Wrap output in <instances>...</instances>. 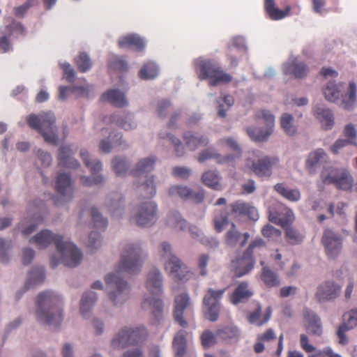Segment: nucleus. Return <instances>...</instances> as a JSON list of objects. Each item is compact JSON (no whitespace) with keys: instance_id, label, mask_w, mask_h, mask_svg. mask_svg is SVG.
<instances>
[{"instance_id":"1","label":"nucleus","mask_w":357,"mask_h":357,"mask_svg":"<svg viewBox=\"0 0 357 357\" xmlns=\"http://www.w3.org/2000/svg\"><path fill=\"white\" fill-rule=\"evenodd\" d=\"M142 262L140 247L137 244L127 245L122 252L118 270L107 275L105 278L109 289V298L114 305L123 304L130 296V286L121 278V273H136L140 271Z\"/></svg>"},{"instance_id":"2","label":"nucleus","mask_w":357,"mask_h":357,"mask_svg":"<svg viewBox=\"0 0 357 357\" xmlns=\"http://www.w3.org/2000/svg\"><path fill=\"white\" fill-rule=\"evenodd\" d=\"M29 241L36 244L40 249L45 248L54 243L61 255L62 263L68 267L73 268L78 266L83 258L82 253L74 243L64 241L62 236L53 234L47 229L41 231Z\"/></svg>"},{"instance_id":"3","label":"nucleus","mask_w":357,"mask_h":357,"mask_svg":"<svg viewBox=\"0 0 357 357\" xmlns=\"http://www.w3.org/2000/svg\"><path fill=\"white\" fill-rule=\"evenodd\" d=\"M36 319L41 324L59 326L63 320L61 299L53 292L46 291L40 293L37 298Z\"/></svg>"},{"instance_id":"4","label":"nucleus","mask_w":357,"mask_h":357,"mask_svg":"<svg viewBox=\"0 0 357 357\" xmlns=\"http://www.w3.org/2000/svg\"><path fill=\"white\" fill-rule=\"evenodd\" d=\"M146 287L149 296H146L142 303L144 309H151L157 320L162 316L163 303L160 299L162 294V276L157 268L149 271L146 281Z\"/></svg>"},{"instance_id":"5","label":"nucleus","mask_w":357,"mask_h":357,"mask_svg":"<svg viewBox=\"0 0 357 357\" xmlns=\"http://www.w3.org/2000/svg\"><path fill=\"white\" fill-rule=\"evenodd\" d=\"M229 207L231 210L230 213L226 209L214 211L213 225L215 231L218 233L222 232L224 228L229 225V215L234 218L246 216L254 221L259 218L257 208L248 203L238 200L230 204Z\"/></svg>"},{"instance_id":"6","label":"nucleus","mask_w":357,"mask_h":357,"mask_svg":"<svg viewBox=\"0 0 357 357\" xmlns=\"http://www.w3.org/2000/svg\"><path fill=\"white\" fill-rule=\"evenodd\" d=\"M156 157L151 156L140 160L136 165L131 174L135 178L140 181L137 186V192L143 199H150L156 193V188L153 180V176H149L156 162Z\"/></svg>"},{"instance_id":"7","label":"nucleus","mask_w":357,"mask_h":357,"mask_svg":"<svg viewBox=\"0 0 357 357\" xmlns=\"http://www.w3.org/2000/svg\"><path fill=\"white\" fill-rule=\"evenodd\" d=\"M195 65L199 79H208L211 86L227 84L232 80V76L225 73L218 63L213 59H199Z\"/></svg>"},{"instance_id":"8","label":"nucleus","mask_w":357,"mask_h":357,"mask_svg":"<svg viewBox=\"0 0 357 357\" xmlns=\"http://www.w3.org/2000/svg\"><path fill=\"white\" fill-rule=\"evenodd\" d=\"M56 118L50 112H42L38 115L31 114L26 118L27 124L30 128L40 132L44 140L52 145H57L58 137L54 128Z\"/></svg>"},{"instance_id":"9","label":"nucleus","mask_w":357,"mask_h":357,"mask_svg":"<svg viewBox=\"0 0 357 357\" xmlns=\"http://www.w3.org/2000/svg\"><path fill=\"white\" fill-rule=\"evenodd\" d=\"M159 253L162 258L167 259L165 268L175 281H186L191 278L192 273L178 257L172 254V247L169 243L163 242L160 245Z\"/></svg>"},{"instance_id":"10","label":"nucleus","mask_w":357,"mask_h":357,"mask_svg":"<svg viewBox=\"0 0 357 357\" xmlns=\"http://www.w3.org/2000/svg\"><path fill=\"white\" fill-rule=\"evenodd\" d=\"M265 243L261 238L253 240L243 252V255L231 261V270L236 278L242 277L248 273L255 265L253 254L264 248Z\"/></svg>"},{"instance_id":"11","label":"nucleus","mask_w":357,"mask_h":357,"mask_svg":"<svg viewBox=\"0 0 357 357\" xmlns=\"http://www.w3.org/2000/svg\"><path fill=\"white\" fill-rule=\"evenodd\" d=\"M147 335V331L143 326L124 327L112 339V345L114 348L120 349L137 344L143 342Z\"/></svg>"},{"instance_id":"12","label":"nucleus","mask_w":357,"mask_h":357,"mask_svg":"<svg viewBox=\"0 0 357 357\" xmlns=\"http://www.w3.org/2000/svg\"><path fill=\"white\" fill-rule=\"evenodd\" d=\"M227 288L214 290L208 289L203 298V313L204 317L210 321H216L219 318L221 309L220 300Z\"/></svg>"},{"instance_id":"13","label":"nucleus","mask_w":357,"mask_h":357,"mask_svg":"<svg viewBox=\"0 0 357 357\" xmlns=\"http://www.w3.org/2000/svg\"><path fill=\"white\" fill-rule=\"evenodd\" d=\"M255 119L257 120H263L266 125V129L263 130L248 128L247 132L250 137L255 142L266 141L273 131L275 117L269 111L260 109L256 112Z\"/></svg>"},{"instance_id":"14","label":"nucleus","mask_w":357,"mask_h":357,"mask_svg":"<svg viewBox=\"0 0 357 357\" xmlns=\"http://www.w3.org/2000/svg\"><path fill=\"white\" fill-rule=\"evenodd\" d=\"M321 176L324 184H334L342 190H349L352 186L353 178L345 170L329 168L324 170Z\"/></svg>"},{"instance_id":"15","label":"nucleus","mask_w":357,"mask_h":357,"mask_svg":"<svg viewBox=\"0 0 357 357\" xmlns=\"http://www.w3.org/2000/svg\"><path fill=\"white\" fill-rule=\"evenodd\" d=\"M158 208L155 203L151 200L144 201L137 206L135 217L136 224L141 227H150L157 220Z\"/></svg>"},{"instance_id":"16","label":"nucleus","mask_w":357,"mask_h":357,"mask_svg":"<svg viewBox=\"0 0 357 357\" xmlns=\"http://www.w3.org/2000/svg\"><path fill=\"white\" fill-rule=\"evenodd\" d=\"M80 156L84 161L85 165L90 169L91 176H82L80 178L81 183L85 186H91L101 183L103 181V177L101 175H96L102 169V164L98 160H91L89 153L86 150L82 149Z\"/></svg>"},{"instance_id":"17","label":"nucleus","mask_w":357,"mask_h":357,"mask_svg":"<svg viewBox=\"0 0 357 357\" xmlns=\"http://www.w3.org/2000/svg\"><path fill=\"white\" fill-rule=\"evenodd\" d=\"M343 317L344 321L339 325L336 331V335L338 339V344L344 346L349 342L347 333L357 326V309L352 310L346 313Z\"/></svg>"},{"instance_id":"18","label":"nucleus","mask_w":357,"mask_h":357,"mask_svg":"<svg viewBox=\"0 0 357 357\" xmlns=\"http://www.w3.org/2000/svg\"><path fill=\"white\" fill-rule=\"evenodd\" d=\"M168 195L171 197H178L183 200L190 199L195 203H200L204 199L203 190L193 191L191 188L183 185H174L169 187Z\"/></svg>"},{"instance_id":"19","label":"nucleus","mask_w":357,"mask_h":357,"mask_svg":"<svg viewBox=\"0 0 357 357\" xmlns=\"http://www.w3.org/2000/svg\"><path fill=\"white\" fill-rule=\"evenodd\" d=\"M321 241L329 258L334 259L340 254L342 248V239L331 230L327 229L324 231Z\"/></svg>"},{"instance_id":"20","label":"nucleus","mask_w":357,"mask_h":357,"mask_svg":"<svg viewBox=\"0 0 357 357\" xmlns=\"http://www.w3.org/2000/svg\"><path fill=\"white\" fill-rule=\"evenodd\" d=\"M269 220L286 227L294 220V213L291 210L278 204L277 208L269 209Z\"/></svg>"},{"instance_id":"21","label":"nucleus","mask_w":357,"mask_h":357,"mask_svg":"<svg viewBox=\"0 0 357 357\" xmlns=\"http://www.w3.org/2000/svg\"><path fill=\"white\" fill-rule=\"evenodd\" d=\"M310 69L306 63L296 57L290 59L283 65V72L286 75H292L297 79H303L309 73Z\"/></svg>"},{"instance_id":"22","label":"nucleus","mask_w":357,"mask_h":357,"mask_svg":"<svg viewBox=\"0 0 357 357\" xmlns=\"http://www.w3.org/2000/svg\"><path fill=\"white\" fill-rule=\"evenodd\" d=\"M278 161L276 157L265 156L254 162L251 169L259 177H269L272 174V168L278 163Z\"/></svg>"},{"instance_id":"23","label":"nucleus","mask_w":357,"mask_h":357,"mask_svg":"<svg viewBox=\"0 0 357 357\" xmlns=\"http://www.w3.org/2000/svg\"><path fill=\"white\" fill-rule=\"evenodd\" d=\"M55 188L62 202H68L73 198V188L69 174H59L57 176Z\"/></svg>"},{"instance_id":"24","label":"nucleus","mask_w":357,"mask_h":357,"mask_svg":"<svg viewBox=\"0 0 357 357\" xmlns=\"http://www.w3.org/2000/svg\"><path fill=\"white\" fill-rule=\"evenodd\" d=\"M175 307L174 317L179 325L182 327L188 326L187 321L183 319V312L190 304V297L188 294L182 293L175 297Z\"/></svg>"},{"instance_id":"25","label":"nucleus","mask_w":357,"mask_h":357,"mask_svg":"<svg viewBox=\"0 0 357 357\" xmlns=\"http://www.w3.org/2000/svg\"><path fill=\"white\" fill-rule=\"evenodd\" d=\"M303 316L306 331L312 335L320 337L323 333L321 319L316 314L308 310L304 312Z\"/></svg>"},{"instance_id":"26","label":"nucleus","mask_w":357,"mask_h":357,"mask_svg":"<svg viewBox=\"0 0 357 357\" xmlns=\"http://www.w3.org/2000/svg\"><path fill=\"white\" fill-rule=\"evenodd\" d=\"M341 287L333 281H326L319 286L316 297L319 301L335 299L340 293Z\"/></svg>"},{"instance_id":"27","label":"nucleus","mask_w":357,"mask_h":357,"mask_svg":"<svg viewBox=\"0 0 357 357\" xmlns=\"http://www.w3.org/2000/svg\"><path fill=\"white\" fill-rule=\"evenodd\" d=\"M250 234L248 232L243 234L237 229L234 223H231V228L225 234V243L231 248L236 247L239 243L240 247H243L248 242Z\"/></svg>"},{"instance_id":"28","label":"nucleus","mask_w":357,"mask_h":357,"mask_svg":"<svg viewBox=\"0 0 357 357\" xmlns=\"http://www.w3.org/2000/svg\"><path fill=\"white\" fill-rule=\"evenodd\" d=\"M74 152L70 146H62L59 149L58 165L62 167L75 169L79 166L77 160L72 158Z\"/></svg>"},{"instance_id":"29","label":"nucleus","mask_w":357,"mask_h":357,"mask_svg":"<svg viewBox=\"0 0 357 357\" xmlns=\"http://www.w3.org/2000/svg\"><path fill=\"white\" fill-rule=\"evenodd\" d=\"M253 293L247 282H242L238 284L233 293L229 296V301L233 305L248 300Z\"/></svg>"},{"instance_id":"30","label":"nucleus","mask_w":357,"mask_h":357,"mask_svg":"<svg viewBox=\"0 0 357 357\" xmlns=\"http://www.w3.org/2000/svg\"><path fill=\"white\" fill-rule=\"evenodd\" d=\"M213 159L218 164H223L228 162L234 159L230 155L222 156L219 154L213 148L209 147L199 154L197 160L199 162L202 163L206 160Z\"/></svg>"},{"instance_id":"31","label":"nucleus","mask_w":357,"mask_h":357,"mask_svg":"<svg viewBox=\"0 0 357 357\" xmlns=\"http://www.w3.org/2000/svg\"><path fill=\"white\" fill-rule=\"evenodd\" d=\"M101 101H108L116 107H123L128 105L123 93L117 89L109 90L104 93L100 98Z\"/></svg>"},{"instance_id":"32","label":"nucleus","mask_w":357,"mask_h":357,"mask_svg":"<svg viewBox=\"0 0 357 357\" xmlns=\"http://www.w3.org/2000/svg\"><path fill=\"white\" fill-rule=\"evenodd\" d=\"M183 139L190 151L206 146L208 144L207 137L199 134H193L190 132H187L183 135Z\"/></svg>"},{"instance_id":"33","label":"nucleus","mask_w":357,"mask_h":357,"mask_svg":"<svg viewBox=\"0 0 357 357\" xmlns=\"http://www.w3.org/2000/svg\"><path fill=\"white\" fill-rule=\"evenodd\" d=\"M277 335L275 331L269 328L264 332L259 334L257 337V342L254 344V351L257 354L261 353L265 349V344L276 340Z\"/></svg>"},{"instance_id":"34","label":"nucleus","mask_w":357,"mask_h":357,"mask_svg":"<svg viewBox=\"0 0 357 357\" xmlns=\"http://www.w3.org/2000/svg\"><path fill=\"white\" fill-rule=\"evenodd\" d=\"M118 44L121 48H132L137 51L143 50L145 46L142 38L135 34L121 37L119 40Z\"/></svg>"},{"instance_id":"35","label":"nucleus","mask_w":357,"mask_h":357,"mask_svg":"<svg viewBox=\"0 0 357 357\" xmlns=\"http://www.w3.org/2000/svg\"><path fill=\"white\" fill-rule=\"evenodd\" d=\"M264 7L268 17L273 20L284 18L290 11L289 7H287L284 10L276 8L275 0H264Z\"/></svg>"},{"instance_id":"36","label":"nucleus","mask_w":357,"mask_h":357,"mask_svg":"<svg viewBox=\"0 0 357 357\" xmlns=\"http://www.w3.org/2000/svg\"><path fill=\"white\" fill-rule=\"evenodd\" d=\"M314 115L319 121L321 126L325 130H331L334 125V116L332 112L328 109L317 107Z\"/></svg>"},{"instance_id":"37","label":"nucleus","mask_w":357,"mask_h":357,"mask_svg":"<svg viewBox=\"0 0 357 357\" xmlns=\"http://www.w3.org/2000/svg\"><path fill=\"white\" fill-rule=\"evenodd\" d=\"M220 179L221 178L216 171L208 170L202 176V181L205 185L218 191L222 190L220 183Z\"/></svg>"},{"instance_id":"38","label":"nucleus","mask_w":357,"mask_h":357,"mask_svg":"<svg viewBox=\"0 0 357 357\" xmlns=\"http://www.w3.org/2000/svg\"><path fill=\"white\" fill-rule=\"evenodd\" d=\"M172 346L175 350L176 357L184 356L187 347L186 332L185 331L181 330L176 334Z\"/></svg>"},{"instance_id":"39","label":"nucleus","mask_w":357,"mask_h":357,"mask_svg":"<svg viewBox=\"0 0 357 357\" xmlns=\"http://www.w3.org/2000/svg\"><path fill=\"white\" fill-rule=\"evenodd\" d=\"M271 316V307H268L266 312L262 314L261 307L258 306L252 312L250 313L248 316V321L251 324H254L257 326H262L270 319Z\"/></svg>"},{"instance_id":"40","label":"nucleus","mask_w":357,"mask_h":357,"mask_svg":"<svg viewBox=\"0 0 357 357\" xmlns=\"http://www.w3.org/2000/svg\"><path fill=\"white\" fill-rule=\"evenodd\" d=\"M274 188L280 195L289 201L297 202L301 199V193L298 190L286 188L283 183L276 184Z\"/></svg>"},{"instance_id":"41","label":"nucleus","mask_w":357,"mask_h":357,"mask_svg":"<svg viewBox=\"0 0 357 357\" xmlns=\"http://www.w3.org/2000/svg\"><path fill=\"white\" fill-rule=\"evenodd\" d=\"M96 300V294L93 291L86 292L82 296L80 301V312L84 317H86Z\"/></svg>"},{"instance_id":"42","label":"nucleus","mask_w":357,"mask_h":357,"mask_svg":"<svg viewBox=\"0 0 357 357\" xmlns=\"http://www.w3.org/2000/svg\"><path fill=\"white\" fill-rule=\"evenodd\" d=\"M261 279L268 287H277L280 284L278 275L266 266L263 267L261 270Z\"/></svg>"},{"instance_id":"43","label":"nucleus","mask_w":357,"mask_h":357,"mask_svg":"<svg viewBox=\"0 0 357 357\" xmlns=\"http://www.w3.org/2000/svg\"><path fill=\"white\" fill-rule=\"evenodd\" d=\"M109 138L112 139V142L107 140H102L100 142V150L103 153H109L112 149V146H120L122 144V135L120 133L111 132Z\"/></svg>"},{"instance_id":"44","label":"nucleus","mask_w":357,"mask_h":357,"mask_svg":"<svg viewBox=\"0 0 357 357\" xmlns=\"http://www.w3.org/2000/svg\"><path fill=\"white\" fill-rule=\"evenodd\" d=\"M158 68L153 62H147L144 64L139 72V76L142 79H151L157 77Z\"/></svg>"},{"instance_id":"45","label":"nucleus","mask_w":357,"mask_h":357,"mask_svg":"<svg viewBox=\"0 0 357 357\" xmlns=\"http://www.w3.org/2000/svg\"><path fill=\"white\" fill-rule=\"evenodd\" d=\"M167 225L172 228L184 230L187 226V222L183 219L178 212H172L167 217Z\"/></svg>"},{"instance_id":"46","label":"nucleus","mask_w":357,"mask_h":357,"mask_svg":"<svg viewBox=\"0 0 357 357\" xmlns=\"http://www.w3.org/2000/svg\"><path fill=\"white\" fill-rule=\"evenodd\" d=\"M217 335L224 340H235L238 338L239 333L236 326H227L216 331Z\"/></svg>"},{"instance_id":"47","label":"nucleus","mask_w":357,"mask_h":357,"mask_svg":"<svg viewBox=\"0 0 357 357\" xmlns=\"http://www.w3.org/2000/svg\"><path fill=\"white\" fill-rule=\"evenodd\" d=\"M110 119L112 122L115 123L125 130H132L137 126L130 114H126L123 118H117L116 115H113Z\"/></svg>"},{"instance_id":"48","label":"nucleus","mask_w":357,"mask_h":357,"mask_svg":"<svg viewBox=\"0 0 357 357\" xmlns=\"http://www.w3.org/2000/svg\"><path fill=\"white\" fill-rule=\"evenodd\" d=\"M280 125L288 135L291 136L296 132V127L294 125V117L289 114L285 113L281 116Z\"/></svg>"},{"instance_id":"49","label":"nucleus","mask_w":357,"mask_h":357,"mask_svg":"<svg viewBox=\"0 0 357 357\" xmlns=\"http://www.w3.org/2000/svg\"><path fill=\"white\" fill-rule=\"evenodd\" d=\"M44 279L45 271L43 267L34 268L29 273L28 280L26 283V288H29L31 284L42 282Z\"/></svg>"},{"instance_id":"50","label":"nucleus","mask_w":357,"mask_h":357,"mask_svg":"<svg viewBox=\"0 0 357 357\" xmlns=\"http://www.w3.org/2000/svg\"><path fill=\"white\" fill-rule=\"evenodd\" d=\"M356 99V86L354 82H349L348 93L342 100V105L344 109H349L354 105Z\"/></svg>"},{"instance_id":"51","label":"nucleus","mask_w":357,"mask_h":357,"mask_svg":"<svg viewBox=\"0 0 357 357\" xmlns=\"http://www.w3.org/2000/svg\"><path fill=\"white\" fill-rule=\"evenodd\" d=\"M160 139L165 140L174 146L176 156L181 157L184 155V148L179 139L176 138L169 134H167L165 136L162 133L160 134Z\"/></svg>"},{"instance_id":"52","label":"nucleus","mask_w":357,"mask_h":357,"mask_svg":"<svg viewBox=\"0 0 357 357\" xmlns=\"http://www.w3.org/2000/svg\"><path fill=\"white\" fill-rule=\"evenodd\" d=\"M77 69L81 73H85L92 66V62L89 55L85 52H81L75 59Z\"/></svg>"},{"instance_id":"53","label":"nucleus","mask_w":357,"mask_h":357,"mask_svg":"<svg viewBox=\"0 0 357 357\" xmlns=\"http://www.w3.org/2000/svg\"><path fill=\"white\" fill-rule=\"evenodd\" d=\"M324 94L327 100L335 102L339 98L340 91L335 84L329 82L324 89Z\"/></svg>"},{"instance_id":"54","label":"nucleus","mask_w":357,"mask_h":357,"mask_svg":"<svg viewBox=\"0 0 357 357\" xmlns=\"http://www.w3.org/2000/svg\"><path fill=\"white\" fill-rule=\"evenodd\" d=\"M70 89L72 92L77 93L82 96H87L89 95V90L84 86H73L69 88L67 86H61L59 87V98L65 99L67 97V91Z\"/></svg>"},{"instance_id":"55","label":"nucleus","mask_w":357,"mask_h":357,"mask_svg":"<svg viewBox=\"0 0 357 357\" xmlns=\"http://www.w3.org/2000/svg\"><path fill=\"white\" fill-rule=\"evenodd\" d=\"M112 169L117 176H123L128 169V162L125 158H115L112 160Z\"/></svg>"},{"instance_id":"56","label":"nucleus","mask_w":357,"mask_h":357,"mask_svg":"<svg viewBox=\"0 0 357 357\" xmlns=\"http://www.w3.org/2000/svg\"><path fill=\"white\" fill-rule=\"evenodd\" d=\"M122 203V197L120 195L116 193L113 195H109L107 199V206L108 207L109 211L115 213L117 211L121 208Z\"/></svg>"},{"instance_id":"57","label":"nucleus","mask_w":357,"mask_h":357,"mask_svg":"<svg viewBox=\"0 0 357 357\" xmlns=\"http://www.w3.org/2000/svg\"><path fill=\"white\" fill-rule=\"evenodd\" d=\"M91 214L95 227L101 229H105L107 227L108 224L107 220L102 216L96 208H91Z\"/></svg>"},{"instance_id":"58","label":"nucleus","mask_w":357,"mask_h":357,"mask_svg":"<svg viewBox=\"0 0 357 357\" xmlns=\"http://www.w3.org/2000/svg\"><path fill=\"white\" fill-rule=\"evenodd\" d=\"M12 247L11 241H6L0 238V261L3 264H6L9 261V256L8 251Z\"/></svg>"},{"instance_id":"59","label":"nucleus","mask_w":357,"mask_h":357,"mask_svg":"<svg viewBox=\"0 0 357 357\" xmlns=\"http://www.w3.org/2000/svg\"><path fill=\"white\" fill-rule=\"evenodd\" d=\"M286 237L291 244H298L303 239V236L292 227H286Z\"/></svg>"},{"instance_id":"60","label":"nucleus","mask_w":357,"mask_h":357,"mask_svg":"<svg viewBox=\"0 0 357 357\" xmlns=\"http://www.w3.org/2000/svg\"><path fill=\"white\" fill-rule=\"evenodd\" d=\"M326 156V153L322 149H318L309 155L307 160V165L313 167Z\"/></svg>"},{"instance_id":"61","label":"nucleus","mask_w":357,"mask_h":357,"mask_svg":"<svg viewBox=\"0 0 357 357\" xmlns=\"http://www.w3.org/2000/svg\"><path fill=\"white\" fill-rule=\"evenodd\" d=\"M191 174L192 170L186 167H174L172 169V175L183 180H187Z\"/></svg>"},{"instance_id":"62","label":"nucleus","mask_w":357,"mask_h":357,"mask_svg":"<svg viewBox=\"0 0 357 357\" xmlns=\"http://www.w3.org/2000/svg\"><path fill=\"white\" fill-rule=\"evenodd\" d=\"M202 344L204 347L208 348L213 345H214L216 342V339L215 337V335L210 331L206 330L205 331L202 336Z\"/></svg>"},{"instance_id":"63","label":"nucleus","mask_w":357,"mask_h":357,"mask_svg":"<svg viewBox=\"0 0 357 357\" xmlns=\"http://www.w3.org/2000/svg\"><path fill=\"white\" fill-rule=\"evenodd\" d=\"M36 1V0H27L23 5L14 8L15 15L18 17H24L29 8L33 6Z\"/></svg>"},{"instance_id":"64","label":"nucleus","mask_w":357,"mask_h":357,"mask_svg":"<svg viewBox=\"0 0 357 357\" xmlns=\"http://www.w3.org/2000/svg\"><path fill=\"white\" fill-rule=\"evenodd\" d=\"M261 234L266 238H272L280 236L281 231L273 226L267 225L262 228Z\"/></svg>"}]
</instances>
